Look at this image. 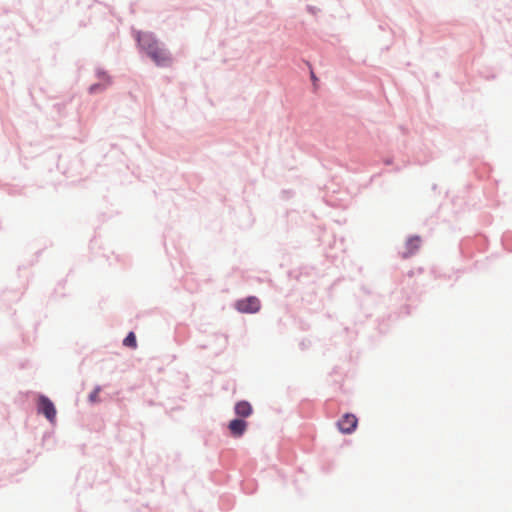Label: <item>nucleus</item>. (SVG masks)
I'll return each mask as SVG.
<instances>
[{
    "instance_id": "f257e3e1",
    "label": "nucleus",
    "mask_w": 512,
    "mask_h": 512,
    "mask_svg": "<svg viewBox=\"0 0 512 512\" xmlns=\"http://www.w3.org/2000/svg\"><path fill=\"white\" fill-rule=\"evenodd\" d=\"M137 41L139 46L147 53V55L158 66H166L171 62V57L168 52L159 45L158 41L152 34L138 33Z\"/></svg>"
},
{
    "instance_id": "1a4fd4ad",
    "label": "nucleus",
    "mask_w": 512,
    "mask_h": 512,
    "mask_svg": "<svg viewBox=\"0 0 512 512\" xmlns=\"http://www.w3.org/2000/svg\"><path fill=\"white\" fill-rule=\"evenodd\" d=\"M100 389L96 388L94 391L89 395V399L91 402H96L98 400Z\"/></svg>"
},
{
    "instance_id": "6e6552de",
    "label": "nucleus",
    "mask_w": 512,
    "mask_h": 512,
    "mask_svg": "<svg viewBox=\"0 0 512 512\" xmlns=\"http://www.w3.org/2000/svg\"><path fill=\"white\" fill-rule=\"evenodd\" d=\"M123 345L135 349L137 347L136 336L133 332H130L123 340Z\"/></svg>"
},
{
    "instance_id": "39448f33",
    "label": "nucleus",
    "mask_w": 512,
    "mask_h": 512,
    "mask_svg": "<svg viewBox=\"0 0 512 512\" xmlns=\"http://www.w3.org/2000/svg\"><path fill=\"white\" fill-rule=\"evenodd\" d=\"M421 246V238L419 236L410 237L405 244V251L402 256L404 258L412 256Z\"/></svg>"
},
{
    "instance_id": "f03ea898",
    "label": "nucleus",
    "mask_w": 512,
    "mask_h": 512,
    "mask_svg": "<svg viewBox=\"0 0 512 512\" xmlns=\"http://www.w3.org/2000/svg\"><path fill=\"white\" fill-rule=\"evenodd\" d=\"M38 413L43 414L51 423L56 421V408L53 402L46 396L40 395L37 401Z\"/></svg>"
},
{
    "instance_id": "9d476101",
    "label": "nucleus",
    "mask_w": 512,
    "mask_h": 512,
    "mask_svg": "<svg viewBox=\"0 0 512 512\" xmlns=\"http://www.w3.org/2000/svg\"><path fill=\"white\" fill-rule=\"evenodd\" d=\"M97 87H98L97 85H93V86H91L90 89H91L92 92H94V91H96Z\"/></svg>"
},
{
    "instance_id": "0eeeda50",
    "label": "nucleus",
    "mask_w": 512,
    "mask_h": 512,
    "mask_svg": "<svg viewBox=\"0 0 512 512\" xmlns=\"http://www.w3.org/2000/svg\"><path fill=\"white\" fill-rule=\"evenodd\" d=\"M252 406L247 401H240L235 405V413L240 417H249L252 414Z\"/></svg>"
},
{
    "instance_id": "20e7f679",
    "label": "nucleus",
    "mask_w": 512,
    "mask_h": 512,
    "mask_svg": "<svg viewBox=\"0 0 512 512\" xmlns=\"http://www.w3.org/2000/svg\"><path fill=\"white\" fill-rule=\"evenodd\" d=\"M358 424V419L354 414L347 413L337 422L339 430L344 434L352 433Z\"/></svg>"
},
{
    "instance_id": "423d86ee",
    "label": "nucleus",
    "mask_w": 512,
    "mask_h": 512,
    "mask_svg": "<svg viewBox=\"0 0 512 512\" xmlns=\"http://www.w3.org/2000/svg\"><path fill=\"white\" fill-rule=\"evenodd\" d=\"M228 428L235 437H240L247 429V422L242 419H233L230 421Z\"/></svg>"
},
{
    "instance_id": "7ed1b4c3",
    "label": "nucleus",
    "mask_w": 512,
    "mask_h": 512,
    "mask_svg": "<svg viewBox=\"0 0 512 512\" xmlns=\"http://www.w3.org/2000/svg\"><path fill=\"white\" fill-rule=\"evenodd\" d=\"M236 309L242 313H256L260 309V301L255 296H250L236 302Z\"/></svg>"
}]
</instances>
